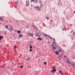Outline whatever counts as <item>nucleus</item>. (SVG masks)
Segmentation results:
<instances>
[{"label":"nucleus","instance_id":"nucleus-1","mask_svg":"<svg viewBox=\"0 0 75 75\" xmlns=\"http://www.w3.org/2000/svg\"><path fill=\"white\" fill-rule=\"evenodd\" d=\"M52 47V48H53V49H52V50L54 51V50H56L57 49V47H54V45L51 44Z\"/></svg>","mask_w":75,"mask_h":75},{"label":"nucleus","instance_id":"nucleus-2","mask_svg":"<svg viewBox=\"0 0 75 75\" xmlns=\"http://www.w3.org/2000/svg\"><path fill=\"white\" fill-rule=\"evenodd\" d=\"M29 0H28V1H26V6L27 7H28L29 6V1H28Z\"/></svg>","mask_w":75,"mask_h":75},{"label":"nucleus","instance_id":"nucleus-3","mask_svg":"<svg viewBox=\"0 0 75 75\" xmlns=\"http://www.w3.org/2000/svg\"><path fill=\"white\" fill-rule=\"evenodd\" d=\"M56 71H57V70H56V69H54L52 70L51 72L52 73H53V72H56Z\"/></svg>","mask_w":75,"mask_h":75},{"label":"nucleus","instance_id":"nucleus-4","mask_svg":"<svg viewBox=\"0 0 75 75\" xmlns=\"http://www.w3.org/2000/svg\"><path fill=\"white\" fill-rule=\"evenodd\" d=\"M27 34H28V35H30V36H32V37H33V34H32V33H27Z\"/></svg>","mask_w":75,"mask_h":75},{"label":"nucleus","instance_id":"nucleus-5","mask_svg":"<svg viewBox=\"0 0 75 75\" xmlns=\"http://www.w3.org/2000/svg\"><path fill=\"white\" fill-rule=\"evenodd\" d=\"M37 40H39V41H42V39L40 38H38L37 39Z\"/></svg>","mask_w":75,"mask_h":75},{"label":"nucleus","instance_id":"nucleus-6","mask_svg":"<svg viewBox=\"0 0 75 75\" xmlns=\"http://www.w3.org/2000/svg\"><path fill=\"white\" fill-rule=\"evenodd\" d=\"M33 27H34V28L36 29V30H38V28L37 27V26H35L34 25L33 26Z\"/></svg>","mask_w":75,"mask_h":75},{"label":"nucleus","instance_id":"nucleus-7","mask_svg":"<svg viewBox=\"0 0 75 75\" xmlns=\"http://www.w3.org/2000/svg\"><path fill=\"white\" fill-rule=\"evenodd\" d=\"M58 59H60V58H62V56H61V54H60L59 56L58 57Z\"/></svg>","mask_w":75,"mask_h":75},{"label":"nucleus","instance_id":"nucleus-8","mask_svg":"<svg viewBox=\"0 0 75 75\" xmlns=\"http://www.w3.org/2000/svg\"><path fill=\"white\" fill-rule=\"evenodd\" d=\"M59 52H58L57 51H55V54H56V55H58L59 54Z\"/></svg>","mask_w":75,"mask_h":75},{"label":"nucleus","instance_id":"nucleus-9","mask_svg":"<svg viewBox=\"0 0 75 75\" xmlns=\"http://www.w3.org/2000/svg\"><path fill=\"white\" fill-rule=\"evenodd\" d=\"M19 37H20V38H21L22 37H23V36L21 34H20L19 35Z\"/></svg>","mask_w":75,"mask_h":75},{"label":"nucleus","instance_id":"nucleus-10","mask_svg":"<svg viewBox=\"0 0 75 75\" xmlns=\"http://www.w3.org/2000/svg\"><path fill=\"white\" fill-rule=\"evenodd\" d=\"M3 37L0 35V40H1V39H3Z\"/></svg>","mask_w":75,"mask_h":75},{"label":"nucleus","instance_id":"nucleus-11","mask_svg":"<svg viewBox=\"0 0 75 75\" xmlns=\"http://www.w3.org/2000/svg\"><path fill=\"white\" fill-rule=\"evenodd\" d=\"M72 49H73V50H75V45H73V46H72Z\"/></svg>","mask_w":75,"mask_h":75},{"label":"nucleus","instance_id":"nucleus-12","mask_svg":"<svg viewBox=\"0 0 75 75\" xmlns=\"http://www.w3.org/2000/svg\"><path fill=\"white\" fill-rule=\"evenodd\" d=\"M33 2L35 3H37V0H33Z\"/></svg>","mask_w":75,"mask_h":75},{"label":"nucleus","instance_id":"nucleus-13","mask_svg":"<svg viewBox=\"0 0 75 75\" xmlns=\"http://www.w3.org/2000/svg\"><path fill=\"white\" fill-rule=\"evenodd\" d=\"M37 10H39V11H40V7H39L38 6L37 7Z\"/></svg>","mask_w":75,"mask_h":75},{"label":"nucleus","instance_id":"nucleus-14","mask_svg":"<svg viewBox=\"0 0 75 75\" xmlns=\"http://www.w3.org/2000/svg\"><path fill=\"white\" fill-rule=\"evenodd\" d=\"M43 34H44V35H45V37H47V36H48V35L46 34L45 33H43Z\"/></svg>","mask_w":75,"mask_h":75},{"label":"nucleus","instance_id":"nucleus-15","mask_svg":"<svg viewBox=\"0 0 75 75\" xmlns=\"http://www.w3.org/2000/svg\"><path fill=\"white\" fill-rule=\"evenodd\" d=\"M17 33L18 34H20V33H21V31L20 30H18Z\"/></svg>","mask_w":75,"mask_h":75},{"label":"nucleus","instance_id":"nucleus-16","mask_svg":"<svg viewBox=\"0 0 75 75\" xmlns=\"http://www.w3.org/2000/svg\"><path fill=\"white\" fill-rule=\"evenodd\" d=\"M48 37H49V38H50V39H52V38H52L51 37L49 36V35H48Z\"/></svg>","mask_w":75,"mask_h":75},{"label":"nucleus","instance_id":"nucleus-17","mask_svg":"<svg viewBox=\"0 0 75 75\" xmlns=\"http://www.w3.org/2000/svg\"><path fill=\"white\" fill-rule=\"evenodd\" d=\"M61 51H62V50H61V49H59V52H61Z\"/></svg>","mask_w":75,"mask_h":75},{"label":"nucleus","instance_id":"nucleus-18","mask_svg":"<svg viewBox=\"0 0 75 75\" xmlns=\"http://www.w3.org/2000/svg\"><path fill=\"white\" fill-rule=\"evenodd\" d=\"M0 20H1V21H4V20H3V18H1V17H0Z\"/></svg>","mask_w":75,"mask_h":75},{"label":"nucleus","instance_id":"nucleus-19","mask_svg":"<svg viewBox=\"0 0 75 75\" xmlns=\"http://www.w3.org/2000/svg\"><path fill=\"white\" fill-rule=\"evenodd\" d=\"M31 48H33V47L32 46L30 45V49H31Z\"/></svg>","mask_w":75,"mask_h":75},{"label":"nucleus","instance_id":"nucleus-20","mask_svg":"<svg viewBox=\"0 0 75 75\" xmlns=\"http://www.w3.org/2000/svg\"><path fill=\"white\" fill-rule=\"evenodd\" d=\"M8 30H11V32H12V31H13L12 30H13V29H12L11 28H8Z\"/></svg>","mask_w":75,"mask_h":75},{"label":"nucleus","instance_id":"nucleus-21","mask_svg":"<svg viewBox=\"0 0 75 75\" xmlns=\"http://www.w3.org/2000/svg\"><path fill=\"white\" fill-rule=\"evenodd\" d=\"M26 27H27V28H29V25H27Z\"/></svg>","mask_w":75,"mask_h":75},{"label":"nucleus","instance_id":"nucleus-22","mask_svg":"<svg viewBox=\"0 0 75 75\" xmlns=\"http://www.w3.org/2000/svg\"><path fill=\"white\" fill-rule=\"evenodd\" d=\"M46 19L47 20H49V19H50V18H49L47 17H46Z\"/></svg>","mask_w":75,"mask_h":75},{"label":"nucleus","instance_id":"nucleus-23","mask_svg":"<svg viewBox=\"0 0 75 75\" xmlns=\"http://www.w3.org/2000/svg\"><path fill=\"white\" fill-rule=\"evenodd\" d=\"M5 27H6V28H8V25H6L5 26Z\"/></svg>","mask_w":75,"mask_h":75},{"label":"nucleus","instance_id":"nucleus-24","mask_svg":"<svg viewBox=\"0 0 75 75\" xmlns=\"http://www.w3.org/2000/svg\"><path fill=\"white\" fill-rule=\"evenodd\" d=\"M10 27L11 28H12V29H14V28H13V27H12V26H10Z\"/></svg>","mask_w":75,"mask_h":75},{"label":"nucleus","instance_id":"nucleus-25","mask_svg":"<svg viewBox=\"0 0 75 75\" xmlns=\"http://www.w3.org/2000/svg\"><path fill=\"white\" fill-rule=\"evenodd\" d=\"M63 47H66V45H64V44H63Z\"/></svg>","mask_w":75,"mask_h":75},{"label":"nucleus","instance_id":"nucleus-26","mask_svg":"<svg viewBox=\"0 0 75 75\" xmlns=\"http://www.w3.org/2000/svg\"><path fill=\"white\" fill-rule=\"evenodd\" d=\"M44 64H45V65H46V64H47V62H44Z\"/></svg>","mask_w":75,"mask_h":75},{"label":"nucleus","instance_id":"nucleus-27","mask_svg":"<svg viewBox=\"0 0 75 75\" xmlns=\"http://www.w3.org/2000/svg\"><path fill=\"white\" fill-rule=\"evenodd\" d=\"M20 67L21 68H23V66L21 65V66Z\"/></svg>","mask_w":75,"mask_h":75},{"label":"nucleus","instance_id":"nucleus-28","mask_svg":"<svg viewBox=\"0 0 75 75\" xmlns=\"http://www.w3.org/2000/svg\"><path fill=\"white\" fill-rule=\"evenodd\" d=\"M69 62V59H67V61L66 62Z\"/></svg>","mask_w":75,"mask_h":75},{"label":"nucleus","instance_id":"nucleus-29","mask_svg":"<svg viewBox=\"0 0 75 75\" xmlns=\"http://www.w3.org/2000/svg\"><path fill=\"white\" fill-rule=\"evenodd\" d=\"M72 65L73 66V67H75V64H72Z\"/></svg>","mask_w":75,"mask_h":75},{"label":"nucleus","instance_id":"nucleus-30","mask_svg":"<svg viewBox=\"0 0 75 75\" xmlns=\"http://www.w3.org/2000/svg\"><path fill=\"white\" fill-rule=\"evenodd\" d=\"M75 56H74V57H72V58H73V59H75Z\"/></svg>","mask_w":75,"mask_h":75},{"label":"nucleus","instance_id":"nucleus-31","mask_svg":"<svg viewBox=\"0 0 75 75\" xmlns=\"http://www.w3.org/2000/svg\"><path fill=\"white\" fill-rule=\"evenodd\" d=\"M33 1L34 2V0H31V3H32Z\"/></svg>","mask_w":75,"mask_h":75},{"label":"nucleus","instance_id":"nucleus-32","mask_svg":"<svg viewBox=\"0 0 75 75\" xmlns=\"http://www.w3.org/2000/svg\"><path fill=\"white\" fill-rule=\"evenodd\" d=\"M59 73H60V74H61V73H62V71H59Z\"/></svg>","mask_w":75,"mask_h":75},{"label":"nucleus","instance_id":"nucleus-33","mask_svg":"<svg viewBox=\"0 0 75 75\" xmlns=\"http://www.w3.org/2000/svg\"><path fill=\"white\" fill-rule=\"evenodd\" d=\"M52 69H55V67H52Z\"/></svg>","mask_w":75,"mask_h":75},{"label":"nucleus","instance_id":"nucleus-34","mask_svg":"<svg viewBox=\"0 0 75 75\" xmlns=\"http://www.w3.org/2000/svg\"><path fill=\"white\" fill-rule=\"evenodd\" d=\"M14 48L15 49H16V48H17V47H16V46H15V47H14Z\"/></svg>","mask_w":75,"mask_h":75},{"label":"nucleus","instance_id":"nucleus-35","mask_svg":"<svg viewBox=\"0 0 75 75\" xmlns=\"http://www.w3.org/2000/svg\"><path fill=\"white\" fill-rule=\"evenodd\" d=\"M30 58H28V59H27V61H29L30 60Z\"/></svg>","mask_w":75,"mask_h":75},{"label":"nucleus","instance_id":"nucleus-36","mask_svg":"<svg viewBox=\"0 0 75 75\" xmlns=\"http://www.w3.org/2000/svg\"><path fill=\"white\" fill-rule=\"evenodd\" d=\"M30 51H33V50L32 49H30Z\"/></svg>","mask_w":75,"mask_h":75},{"label":"nucleus","instance_id":"nucleus-37","mask_svg":"<svg viewBox=\"0 0 75 75\" xmlns=\"http://www.w3.org/2000/svg\"><path fill=\"white\" fill-rule=\"evenodd\" d=\"M65 30V29L64 28H62V31H64Z\"/></svg>","mask_w":75,"mask_h":75},{"label":"nucleus","instance_id":"nucleus-38","mask_svg":"<svg viewBox=\"0 0 75 75\" xmlns=\"http://www.w3.org/2000/svg\"><path fill=\"white\" fill-rule=\"evenodd\" d=\"M16 4H17V3H18V1H16L15 2Z\"/></svg>","mask_w":75,"mask_h":75},{"label":"nucleus","instance_id":"nucleus-39","mask_svg":"<svg viewBox=\"0 0 75 75\" xmlns=\"http://www.w3.org/2000/svg\"><path fill=\"white\" fill-rule=\"evenodd\" d=\"M52 38L53 39L54 41H55V39L54 38Z\"/></svg>","mask_w":75,"mask_h":75},{"label":"nucleus","instance_id":"nucleus-40","mask_svg":"<svg viewBox=\"0 0 75 75\" xmlns=\"http://www.w3.org/2000/svg\"><path fill=\"white\" fill-rule=\"evenodd\" d=\"M36 35L38 37H39V35H38V34H36Z\"/></svg>","mask_w":75,"mask_h":75},{"label":"nucleus","instance_id":"nucleus-41","mask_svg":"<svg viewBox=\"0 0 75 75\" xmlns=\"http://www.w3.org/2000/svg\"><path fill=\"white\" fill-rule=\"evenodd\" d=\"M40 4H42V3L41 2V0H40Z\"/></svg>","mask_w":75,"mask_h":75},{"label":"nucleus","instance_id":"nucleus-42","mask_svg":"<svg viewBox=\"0 0 75 75\" xmlns=\"http://www.w3.org/2000/svg\"><path fill=\"white\" fill-rule=\"evenodd\" d=\"M58 44L56 45V47H58Z\"/></svg>","mask_w":75,"mask_h":75},{"label":"nucleus","instance_id":"nucleus-43","mask_svg":"<svg viewBox=\"0 0 75 75\" xmlns=\"http://www.w3.org/2000/svg\"><path fill=\"white\" fill-rule=\"evenodd\" d=\"M73 35H75V32H74V33H73Z\"/></svg>","mask_w":75,"mask_h":75},{"label":"nucleus","instance_id":"nucleus-44","mask_svg":"<svg viewBox=\"0 0 75 75\" xmlns=\"http://www.w3.org/2000/svg\"><path fill=\"white\" fill-rule=\"evenodd\" d=\"M55 42H53L52 43L53 44H55Z\"/></svg>","mask_w":75,"mask_h":75},{"label":"nucleus","instance_id":"nucleus-45","mask_svg":"<svg viewBox=\"0 0 75 75\" xmlns=\"http://www.w3.org/2000/svg\"><path fill=\"white\" fill-rule=\"evenodd\" d=\"M59 3H61V1L60 0H59Z\"/></svg>","mask_w":75,"mask_h":75},{"label":"nucleus","instance_id":"nucleus-46","mask_svg":"<svg viewBox=\"0 0 75 75\" xmlns=\"http://www.w3.org/2000/svg\"><path fill=\"white\" fill-rule=\"evenodd\" d=\"M14 31H15V32H17V31L16 30H15Z\"/></svg>","mask_w":75,"mask_h":75},{"label":"nucleus","instance_id":"nucleus-47","mask_svg":"<svg viewBox=\"0 0 75 75\" xmlns=\"http://www.w3.org/2000/svg\"><path fill=\"white\" fill-rule=\"evenodd\" d=\"M55 45H57V43L56 42H55V43H54Z\"/></svg>","mask_w":75,"mask_h":75},{"label":"nucleus","instance_id":"nucleus-48","mask_svg":"<svg viewBox=\"0 0 75 75\" xmlns=\"http://www.w3.org/2000/svg\"><path fill=\"white\" fill-rule=\"evenodd\" d=\"M68 62L70 64H71V62Z\"/></svg>","mask_w":75,"mask_h":75},{"label":"nucleus","instance_id":"nucleus-49","mask_svg":"<svg viewBox=\"0 0 75 75\" xmlns=\"http://www.w3.org/2000/svg\"><path fill=\"white\" fill-rule=\"evenodd\" d=\"M47 43H49V44H50V42H47Z\"/></svg>","mask_w":75,"mask_h":75},{"label":"nucleus","instance_id":"nucleus-50","mask_svg":"<svg viewBox=\"0 0 75 75\" xmlns=\"http://www.w3.org/2000/svg\"><path fill=\"white\" fill-rule=\"evenodd\" d=\"M4 30H3V33H4Z\"/></svg>","mask_w":75,"mask_h":75},{"label":"nucleus","instance_id":"nucleus-51","mask_svg":"<svg viewBox=\"0 0 75 75\" xmlns=\"http://www.w3.org/2000/svg\"><path fill=\"white\" fill-rule=\"evenodd\" d=\"M35 8H36V9H37V8H38V7H37V6H35Z\"/></svg>","mask_w":75,"mask_h":75},{"label":"nucleus","instance_id":"nucleus-52","mask_svg":"<svg viewBox=\"0 0 75 75\" xmlns=\"http://www.w3.org/2000/svg\"><path fill=\"white\" fill-rule=\"evenodd\" d=\"M64 58H66V57H67V56H64Z\"/></svg>","mask_w":75,"mask_h":75},{"label":"nucleus","instance_id":"nucleus-53","mask_svg":"<svg viewBox=\"0 0 75 75\" xmlns=\"http://www.w3.org/2000/svg\"><path fill=\"white\" fill-rule=\"evenodd\" d=\"M43 6V5H42V4H40V6Z\"/></svg>","mask_w":75,"mask_h":75},{"label":"nucleus","instance_id":"nucleus-54","mask_svg":"<svg viewBox=\"0 0 75 75\" xmlns=\"http://www.w3.org/2000/svg\"><path fill=\"white\" fill-rule=\"evenodd\" d=\"M39 37H40H40H41V35H39Z\"/></svg>","mask_w":75,"mask_h":75},{"label":"nucleus","instance_id":"nucleus-55","mask_svg":"<svg viewBox=\"0 0 75 75\" xmlns=\"http://www.w3.org/2000/svg\"><path fill=\"white\" fill-rule=\"evenodd\" d=\"M59 50L61 49V48H60V47H59Z\"/></svg>","mask_w":75,"mask_h":75},{"label":"nucleus","instance_id":"nucleus-56","mask_svg":"<svg viewBox=\"0 0 75 75\" xmlns=\"http://www.w3.org/2000/svg\"><path fill=\"white\" fill-rule=\"evenodd\" d=\"M17 25H19V23H17Z\"/></svg>","mask_w":75,"mask_h":75},{"label":"nucleus","instance_id":"nucleus-57","mask_svg":"<svg viewBox=\"0 0 75 75\" xmlns=\"http://www.w3.org/2000/svg\"><path fill=\"white\" fill-rule=\"evenodd\" d=\"M64 74V73H62V75H63Z\"/></svg>","mask_w":75,"mask_h":75},{"label":"nucleus","instance_id":"nucleus-58","mask_svg":"<svg viewBox=\"0 0 75 75\" xmlns=\"http://www.w3.org/2000/svg\"><path fill=\"white\" fill-rule=\"evenodd\" d=\"M10 23H11V21H10Z\"/></svg>","mask_w":75,"mask_h":75},{"label":"nucleus","instance_id":"nucleus-59","mask_svg":"<svg viewBox=\"0 0 75 75\" xmlns=\"http://www.w3.org/2000/svg\"><path fill=\"white\" fill-rule=\"evenodd\" d=\"M67 30H69V28H67Z\"/></svg>","mask_w":75,"mask_h":75},{"label":"nucleus","instance_id":"nucleus-60","mask_svg":"<svg viewBox=\"0 0 75 75\" xmlns=\"http://www.w3.org/2000/svg\"><path fill=\"white\" fill-rule=\"evenodd\" d=\"M6 23H8V21H6Z\"/></svg>","mask_w":75,"mask_h":75},{"label":"nucleus","instance_id":"nucleus-61","mask_svg":"<svg viewBox=\"0 0 75 75\" xmlns=\"http://www.w3.org/2000/svg\"><path fill=\"white\" fill-rule=\"evenodd\" d=\"M40 7H42V6L40 5Z\"/></svg>","mask_w":75,"mask_h":75},{"label":"nucleus","instance_id":"nucleus-62","mask_svg":"<svg viewBox=\"0 0 75 75\" xmlns=\"http://www.w3.org/2000/svg\"><path fill=\"white\" fill-rule=\"evenodd\" d=\"M31 7H32V6H33V5H31Z\"/></svg>","mask_w":75,"mask_h":75},{"label":"nucleus","instance_id":"nucleus-63","mask_svg":"<svg viewBox=\"0 0 75 75\" xmlns=\"http://www.w3.org/2000/svg\"><path fill=\"white\" fill-rule=\"evenodd\" d=\"M18 21H16V23H18Z\"/></svg>","mask_w":75,"mask_h":75},{"label":"nucleus","instance_id":"nucleus-64","mask_svg":"<svg viewBox=\"0 0 75 75\" xmlns=\"http://www.w3.org/2000/svg\"><path fill=\"white\" fill-rule=\"evenodd\" d=\"M6 34V33H4V34Z\"/></svg>","mask_w":75,"mask_h":75}]
</instances>
